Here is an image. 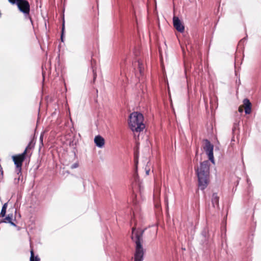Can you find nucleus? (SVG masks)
Segmentation results:
<instances>
[{
    "mask_svg": "<svg viewBox=\"0 0 261 261\" xmlns=\"http://www.w3.org/2000/svg\"><path fill=\"white\" fill-rule=\"evenodd\" d=\"M243 104L242 106L243 107L246 114H250L251 113V103L248 98H245L243 101Z\"/></svg>",
    "mask_w": 261,
    "mask_h": 261,
    "instance_id": "8",
    "label": "nucleus"
},
{
    "mask_svg": "<svg viewBox=\"0 0 261 261\" xmlns=\"http://www.w3.org/2000/svg\"><path fill=\"white\" fill-rule=\"evenodd\" d=\"M93 79H94V81L96 77V72L94 71V69L93 70Z\"/></svg>",
    "mask_w": 261,
    "mask_h": 261,
    "instance_id": "20",
    "label": "nucleus"
},
{
    "mask_svg": "<svg viewBox=\"0 0 261 261\" xmlns=\"http://www.w3.org/2000/svg\"><path fill=\"white\" fill-rule=\"evenodd\" d=\"M143 65L141 63L138 61V68L141 74L143 73V67H142Z\"/></svg>",
    "mask_w": 261,
    "mask_h": 261,
    "instance_id": "15",
    "label": "nucleus"
},
{
    "mask_svg": "<svg viewBox=\"0 0 261 261\" xmlns=\"http://www.w3.org/2000/svg\"><path fill=\"white\" fill-rule=\"evenodd\" d=\"M7 207V203H5L2 207L1 212L0 213L1 217H3L6 215Z\"/></svg>",
    "mask_w": 261,
    "mask_h": 261,
    "instance_id": "13",
    "label": "nucleus"
},
{
    "mask_svg": "<svg viewBox=\"0 0 261 261\" xmlns=\"http://www.w3.org/2000/svg\"><path fill=\"white\" fill-rule=\"evenodd\" d=\"M78 166H79V165L77 163H75L72 165L71 168L73 169V168H77L78 167Z\"/></svg>",
    "mask_w": 261,
    "mask_h": 261,
    "instance_id": "18",
    "label": "nucleus"
},
{
    "mask_svg": "<svg viewBox=\"0 0 261 261\" xmlns=\"http://www.w3.org/2000/svg\"><path fill=\"white\" fill-rule=\"evenodd\" d=\"M12 4H16L19 10L24 14H28L30 11V5L27 0H8Z\"/></svg>",
    "mask_w": 261,
    "mask_h": 261,
    "instance_id": "4",
    "label": "nucleus"
},
{
    "mask_svg": "<svg viewBox=\"0 0 261 261\" xmlns=\"http://www.w3.org/2000/svg\"><path fill=\"white\" fill-rule=\"evenodd\" d=\"M145 172H146V175H149V172H150V169L149 168L147 169V168H145Z\"/></svg>",
    "mask_w": 261,
    "mask_h": 261,
    "instance_id": "19",
    "label": "nucleus"
},
{
    "mask_svg": "<svg viewBox=\"0 0 261 261\" xmlns=\"http://www.w3.org/2000/svg\"><path fill=\"white\" fill-rule=\"evenodd\" d=\"M4 177V171L2 167L0 165V179H3Z\"/></svg>",
    "mask_w": 261,
    "mask_h": 261,
    "instance_id": "16",
    "label": "nucleus"
},
{
    "mask_svg": "<svg viewBox=\"0 0 261 261\" xmlns=\"http://www.w3.org/2000/svg\"><path fill=\"white\" fill-rule=\"evenodd\" d=\"M27 156L23 153L12 156L13 161L19 172L21 171L22 163Z\"/></svg>",
    "mask_w": 261,
    "mask_h": 261,
    "instance_id": "5",
    "label": "nucleus"
},
{
    "mask_svg": "<svg viewBox=\"0 0 261 261\" xmlns=\"http://www.w3.org/2000/svg\"><path fill=\"white\" fill-rule=\"evenodd\" d=\"M219 197L218 196L217 193H214L212 197V202L213 206H219Z\"/></svg>",
    "mask_w": 261,
    "mask_h": 261,
    "instance_id": "10",
    "label": "nucleus"
},
{
    "mask_svg": "<svg viewBox=\"0 0 261 261\" xmlns=\"http://www.w3.org/2000/svg\"><path fill=\"white\" fill-rule=\"evenodd\" d=\"M173 22L174 27L176 29L177 31L180 33H182L184 31L185 27L177 17H173Z\"/></svg>",
    "mask_w": 261,
    "mask_h": 261,
    "instance_id": "7",
    "label": "nucleus"
},
{
    "mask_svg": "<svg viewBox=\"0 0 261 261\" xmlns=\"http://www.w3.org/2000/svg\"><path fill=\"white\" fill-rule=\"evenodd\" d=\"M205 144L204 146V149L206 152V154L208 157L209 160L212 162L214 163V158L213 155V145L207 140H205Z\"/></svg>",
    "mask_w": 261,
    "mask_h": 261,
    "instance_id": "6",
    "label": "nucleus"
},
{
    "mask_svg": "<svg viewBox=\"0 0 261 261\" xmlns=\"http://www.w3.org/2000/svg\"><path fill=\"white\" fill-rule=\"evenodd\" d=\"M210 162L204 161L195 169L198 180V186L202 190L205 189L210 182Z\"/></svg>",
    "mask_w": 261,
    "mask_h": 261,
    "instance_id": "2",
    "label": "nucleus"
},
{
    "mask_svg": "<svg viewBox=\"0 0 261 261\" xmlns=\"http://www.w3.org/2000/svg\"><path fill=\"white\" fill-rule=\"evenodd\" d=\"M12 218L13 214H9L2 221V222L9 223L11 224L12 225L16 226V224L12 221Z\"/></svg>",
    "mask_w": 261,
    "mask_h": 261,
    "instance_id": "11",
    "label": "nucleus"
},
{
    "mask_svg": "<svg viewBox=\"0 0 261 261\" xmlns=\"http://www.w3.org/2000/svg\"><path fill=\"white\" fill-rule=\"evenodd\" d=\"M143 121L144 117L141 113L138 112H133L129 117V127L134 132H140L145 128Z\"/></svg>",
    "mask_w": 261,
    "mask_h": 261,
    "instance_id": "3",
    "label": "nucleus"
},
{
    "mask_svg": "<svg viewBox=\"0 0 261 261\" xmlns=\"http://www.w3.org/2000/svg\"><path fill=\"white\" fill-rule=\"evenodd\" d=\"M64 29V26L63 25V28H62V32H63Z\"/></svg>",
    "mask_w": 261,
    "mask_h": 261,
    "instance_id": "21",
    "label": "nucleus"
},
{
    "mask_svg": "<svg viewBox=\"0 0 261 261\" xmlns=\"http://www.w3.org/2000/svg\"><path fill=\"white\" fill-rule=\"evenodd\" d=\"M243 110H244L243 107L242 106V105H241V106L239 107V109H238L239 112L240 113H242V112H243Z\"/></svg>",
    "mask_w": 261,
    "mask_h": 261,
    "instance_id": "17",
    "label": "nucleus"
},
{
    "mask_svg": "<svg viewBox=\"0 0 261 261\" xmlns=\"http://www.w3.org/2000/svg\"><path fill=\"white\" fill-rule=\"evenodd\" d=\"M30 247H31V250H30V253H31L30 261H40V258H39L38 255L35 256L32 246L31 245Z\"/></svg>",
    "mask_w": 261,
    "mask_h": 261,
    "instance_id": "12",
    "label": "nucleus"
},
{
    "mask_svg": "<svg viewBox=\"0 0 261 261\" xmlns=\"http://www.w3.org/2000/svg\"><path fill=\"white\" fill-rule=\"evenodd\" d=\"M144 232V229H136V227L132 228L131 238L136 244L134 261H143V260L145 252L143 247Z\"/></svg>",
    "mask_w": 261,
    "mask_h": 261,
    "instance_id": "1",
    "label": "nucleus"
},
{
    "mask_svg": "<svg viewBox=\"0 0 261 261\" xmlns=\"http://www.w3.org/2000/svg\"><path fill=\"white\" fill-rule=\"evenodd\" d=\"M31 149H32L31 143H30L25 148V149L23 153H24V154H25L27 156H28L29 154L30 153V150Z\"/></svg>",
    "mask_w": 261,
    "mask_h": 261,
    "instance_id": "14",
    "label": "nucleus"
},
{
    "mask_svg": "<svg viewBox=\"0 0 261 261\" xmlns=\"http://www.w3.org/2000/svg\"><path fill=\"white\" fill-rule=\"evenodd\" d=\"M94 142L96 146L102 147L105 144V140L100 136H97L94 138Z\"/></svg>",
    "mask_w": 261,
    "mask_h": 261,
    "instance_id": "9",
    "label": "nucleus"
}]
</instances>
